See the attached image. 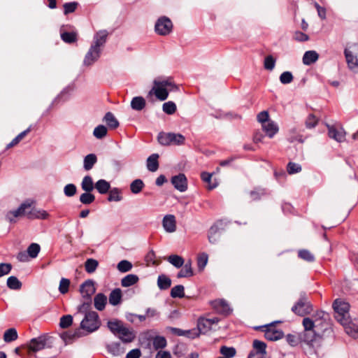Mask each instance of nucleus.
<instances>
[{
    "mask_svg": "<svg viewBox=\"0 0 358 358\" xmlns=\"http://www.w3.org/2000/svg\"><path fill=\"white\" fill-rule=\"evenodd\" d=\"M348 302L337 299V322L343 326L345 333L352 338H358V325L350 316Z\"/></svg>",
    "mask_w": 358,
    "mask_h": 358,
    "instance_id": "nucleus-1",
    "label": "nucleus"
},
{
    "mask_svg": "<svg viewBox=\"0 0 358 358\" xmlns=\"http://www.w3.org/2000/svg\"><path fill=\"white\" fill-rule=\"evenodd\" d=\"M107 327L110 332L120 339L124 343H131L136 338V334L132 329L126 327L122 321L118 319L109 320Z\"/></svg>",
    "mask_w": 358,
    "mask_h": 358,
    "instance_id": "nucleus-2",
    "label": "nucleus"
},
{
    "mask_svg": "<svg viewBox=\"0 0 358 358\" xmlns=\"http://www.w3.org/2000/svg\"><path fill=\"white\" fill-rule=\"evenodd\" d=\"M154 86L149 92V95L155 94V96L160 101L166 100L169 96V90L166 87H170V90H178L177 85L172 81V78L169 77L164 80H155Z\"/></svg>",
    "mask_w": 358,
    "mask_h": 358,
    "instance_id": "nucleus-3",
    "label": "nucleus"
},
{
    "mask_svg": "<svg viewBox=\"0 0 358 358\" xmlns=\"http://www.w3.org/2000/svg\"><path fill=\"white\" fill-rule=\"evenodd\" d=\"M292 311L296 315L303 317L310 314L313 310V305L308 300L306 293H301L298 301L292 307Z\"/></svg>",
    "mask_w": 358,
    "mask_h": 358,
    "instance_id": "nucleus-4",
    "label": "nucleus"
},
{
    "mask_svg": "<svg viewBox=\"0 0 358 358\" xmlns=\"http://www.w3.org/2000/svg\"><path fill=\"white\" fill-rule=\"evenodd\" d=\"M101 325L99 315L95 311L86 313L83 320L80 322V328L86 331L87 334L96 331Z\"/></svg>",
    "mask_w": 358,
    "mask_h": 358,
    "instance_id": "nucleus-5",
    "label": "nucleus"
},
{
    "mask_svg": "<svg viewBox=\"0 0 358 358\" xmlns=\"http://www.w3.org/2000/svg\"><path fill=\"white\" fill-rule=\"evenodd\" d=\"M348 68L358 73V43L348 44L344 51Z\"/></svg>",
    "mask_w": 358,
    "mask_h": 358,
    "instance_id": "nucleus-6",
    "label": "nucleus"
},
{
    "mask_svg": "<svg viewBox=\"0 0 358 358\" xmlns=\"http://www.w3.org/2000/svg\"><path fill=\"white\" fill-rule=\"evenodd\" d=\"M280 321L273 322L268 324L259 326L255 329H259L264 331V337L270 341H275L284 337V332L281 329L275 328V324L280 323Z\"/></svg>",
    "mask_w": 358,
    "mask_h": 358,
    "instance_id": "nucleus-7",
    "label": "nucleus"
},
{
    "mask_svg": "<svg viewBox=\"0 0 358 358\" xmlns=\"http://www.w3.org/2000/svg\"><path fill=\"white\" fill-rule=\"evenodd\" d=\"M51 339L52 337L47 334H43L38 336L37 338H34L30 341L29 349L31 351L36 352L45 348H51Z\"/></svg>",
    "mask_w": 358,
    "mask_h": 358,
    "instance_id": "nucleus-8",
    "label": "nucleus"
},
{
    "mask_svg": "<svg viewBox=\"0 0 358 358\" xmlns=\"http://www.w3.org/2000/svg\"><path fill=\"white\" fill-rule=\"evenodd\" d=\"M155 30L158 35L167 36L173 30V23L168 17L162 16L157 20Z\"/></svg>",
    "mask_w": 358,
    "mask_h": 358,
    "instance_id": "nucleus-9",
    "label": "nucleus"
},
{
    "mask_svg": "<svg viewBox=\"0 0 358 358\" xmlns=\"http://www.w3.org/2000/svg\"><path fill=\"white\" fill-rule=\"evenodd\" d=\"M34 201L31 200H26L20 204V206L15 210H10L7 213L6 217L10 223L15 222V218L20 216H27V209L30 208L33 205Z\"/></svg>",
    "mask_w": 358,
    "mask_h": 358,
    "instance_id": "nucleus-10",
    "label": "nucleus"
},
{
    "mask_svg": "<svg viewBox=\"0 0 358 358\" xmlns=\"http://www.w3.org/2000/svg\"><path fill=\"white\" fill-rule=\"evenodd\" d=\"M228 223H229V222L227 221L225 219H220L213 224L208 231V239L210 243L215 244L217 243V238L215 235L224 231Z\"/></svg>",
    "mask_w": 358,
    "mask_h": 358,
    "instance_id": "nucleus-11",
    "label": "nucleus"
},
{
    "mask_svg": "<svg viewBox=\"0 0 358 358\" xmlns=\"http://www.w3.org/2000/svg\"><path fill=\"white\" fill-rule=\"evenodd\" d=\"M315 317L316 329L322 332H325L332 326L330 315L324 311H318L314 316Z\"/></svg>",
    "mask_w": 358,
    "mask_h": 358,
    "instance_id": "nucleus-12",
    "label": "nucleus"
},
{
    "mask_svg": "<svg viewBox=\"0 0 358 358\" xmlns=\"http://www.w3.org/2000/svg\"><path fill=\"white\" fill-rule=\"evenodd\" d=\"M210 304L216 313L223 316H228L232 313V309L224 299L214 300Z\"/></svg>",
    "mask_w": 358,
    "mask_h": 358,
    "instance_id": "nucleus-13",
    "label": "nucleus"
},
{
    "mask_svg": "<svg viewBox=\"0 0 358 358\" xmlns=\"http://www.w3.org/2000/svg\"><path fill=\"white\" fill-rule=\"evenodd\" d=\"M80 292L83 299H92L95 293L94 282L92 280H85L80 287Z\"/></svg>",
    "mask_w": 358,
    "mask_h": 358,
    "instance_id": "nucleus-14",
    "label": "nucleus"
},
{
    "mask_svg": "<svg viewBox=\"0 0 358 358\" xmlns=\"http://www.w3.org/2000/svg\"><path fill=\"white\" fill-rule=\"evenodd\" d=\"M301 342L310 347H313L314 343L320 338V334L316 331H303L300 333Z\"/></svg>",
    "mask_w": 358,
    "mask_h": 358,
    "instance_id": "nucleus-15",
    "label": "nucleus"
},
{
    "mask_svg": "<svg viewBox=\"0 0 358 358\" xmlns=\"http://www.w3.org/2000/svg\"><path fill=\"white\" fill-rule=\"evenodd\" d=\"M83 329L80 327L76 329L74 331H68L61 334V338L66 344L72 343L76 339L85 336Z\"/></svg>",
    "mask_w": 358,
    "mask_h": 358,
    "instance_id": "nucleus-16",
    "label": "nucleus"
},
{
    "mask_svg": "<svg viewBox=\"0 0 358 358\" xmlns=\"http://www.w3.org/2000/svg\"><path fill=\"white\" fill-rule=\"evenodd\" d=\"M171 183L177 190L181 192H185L187 189V180L184 173L173 176Z\"/></svg>",
    "mask_w": 358,
    "mask_h": 358,
    "instance_id": "nucleus-17",
    "label": "nucleus"
},
{
    "mask_svg": "<svg viewBox=\"0 0 358 358\" xmlns=\"http://www.w3.org/2000/svg\"><path fill=\"white\" fill-rule=\"evenodd\" d=\"M101 49L91 45L84 59V64L90 66L100 57Z\"/></svg>",
    "mask_w": 358,
    "mask_h": 358,
    "instance_id": "nucleus-18",
    "label": "nucleus"
},
{
    "mask_svg": "<svg viewBox=\"0 0 358 358\" xmlns=\"http://www.w3.org/2000/svg\"><path fill=\"white\" fill-rule=\"evenodd\" d=\"M108 36V32L106 29H102L96 32L94 36L93 43L92 45L96 48H100V47L104 45L106 43Z\"/></svg>",
    "mask_w": 358,
    "mask_h": 358,
    "instance_id": "nucleus-19",
    "label": "nucleus"
},
{
    "mask_svg": "<svg viewBox=\"0 0 358 358\" xmlns=\"http://www.w3.org/2000/svg\"><path fill=\"white\" fill-rule=\"evenodd\" d=\"M162 225L166 232L172 233L176 230V220L173 215H166L162 220Z\"/></svg>",
    "mask_w": 358,
    "mask_h": 358,
    "instance_id": "nucleus-20",
    "label": "nucleus"
},
{
    "mask_svg": "<svg viewBox=\"0 0 358 358\" xmlns=\"http://www.w3.org/2000/svg\"><path fill=\"white\" fill-rule=\"evenodd\" d=\"M27 217L29 220H47L49 217V214L45 210H38L32 208L29 211H27Z\"/></svg>",
    "mask_w": 358,
    "mask_h": 358,
    "instance_id": "nucleus-21",
    "label": "nucleus"
},
{
    "mask_svg": "<svg viewBox=\"0 0 358 358\" xmlns=\"http://www.w3.org/2000/svg\"><path fill=\"white\" fill-rule=\"evenodd\" d=\"M103 121L105 122L107 127L112 130L116 129L120 126L118 120L111 112H107L105 114Z\"/></svg>",
    "mask_w": 358,
    "mask_h": 358,
    "instance_id": "nucleus-22",
    "label": "nucleus"
},
{
    "mask_svg": "<svg viewBox=\"0 0 358 358\" xmlns=\"http://www.w3.org/2000/svg\"><path fill=\"white\" fill-rule=\"evenodd\" d=\"M319 54L315 50H308L303 56V63L305 65L309 66L317 61Z\"/></svg>",
    "mask_w": 358,
    "mask_h": 358,
    "instance_id": "nucleus-23",
    "label": "nucleus"
},
{
    "mask_svg": "<svg viewBox=\"0 0 358 358\" xmlns=\"http://www.w3.org/2000/svg\"><path fill=\"white\" fill-rule=\"evenodd\" d=\"M210 321L208 318L201 317L197 320V331L200 334H205L211 329Z\"/></svg>",
    "mask_w": 358,
    "mask_h": 358,
    "instance_id": "nucleus-24",
    "label": "nucleus"
},
{
    "mask_svg": "<svg viewBox=\"0 0 358 358\" xmlns=\"http://www.w3.org/2000/svg\"><path fill=\"white\" fill-rule=\"evenodd\" d=\"M60 37L64 43L71 44L78 41V33L76 31H62L61 29Z\"/></svg>",
    "mask_w": 358,
    "mask_h": 358,
    "instance_id": "nucleus-25",
    "label": "nucleus"
},
{
    "mask_svg": "<svg viewBox=\"0 0 358 358\" xmlns=\"http://www.w3.org/2000/svg\"><path fill=\"white\" fill-rule=\"evenodd\" d=\"M95 189L101 194L108 193L110 190V184L109 182L104 179H100L94 184Z\"/></svg>",
    "mask_w": 358,
    "mask_h": 358,
    "instance_id": "nucleus-26",
    "label": "nucleus"
},
{
    "mask_svg": "<svg viewBox=\"0 0 358 358\" xmlns=\"http://www.w3.org/2000/svg\"><path fill=\"white\" fill-rule=\"evenodd\" d=\"M107 303V297L103 293L97 294L94 299V307L96 310L101 311L103 310Z\"/></svg>",
    "mask_w": 358,
    "mask_h": 358,
    "instance_id": "nucleus-27",
    "label": "nucleus"
},
{
    "mask_svg": "<svg viewBox=\"0 0 358 358\" xmlns=\"http://www.w3.org/2000/svg\"><path fill=\"white\" fill-rule=\"evenodd\" d=\"M159 155L157 153L152 154L147 159V169L151 171L155 172L159 168Z\"/></svg>",
    "mask_w": 358,
    "mask_h": 358,
    "instance_id": "nucleus-28",
    "label": "nucleus"
},
{
    "mask_svg": "<svg viewBox=\"0 0 358 358\" xmlns=\"http://www.w3.org/2000/svg\"><path fill=\"white\" fill-rule=\"evenodd\" d=\"M122 291L120 288H115L109 294V303L113 306H117L122 301Z\"/></svg>",
    "mask_w": 358,
    "mask_h": 358,
    "instance_id": "nucleus-29",
    "label": "nucleus"
},
{
    "mask_svg": "<svg viewBox=\"0 0 358 358\" xmlns=\"http://www.w3.org/2000/svg\"><path fill=\"white\" fill-rule=\"evenodd\" d=\"M262 127L269 138H273L278 131V125L273 121H268L263 124Z\"/></svg>",
    "mask_w": 358,
    "mask_h": 358,
    "instance_id": "nucleus-30",
    "label": "nucleus"
},
{
    "mask_svg": "<svg viewBox=\"0 0 358 358\" xmlns=\"http://www.w3.org/2000/svg\"><path fill=\"white\" fill-rule=\"evenodd\" d=\"M106 349L110 354L114 356H119L124 352V349L121 347L119 342H113L107 345Z\"/></svg>",
    "mask_w": 358,
    "mask_h": 358,
    "instance_id": "nucleus-31",
    "label": "nucleus"
},
{
    "mask_svg": "<svg viewBox=\"0 0 358 358\" xmlns=\"http://www.w3.org/2000/svg\"><path fill=\"white\" fill-rule=\"evenodd\" d=\"M194 275V272L192 268V262L189 260L187 262L182 268L178 273L177 278H188Z\"/></svg>",
    "mask_w": 358,
    "mask_h": 358,
    "instance_id": "nucleus-32",
    "label": "nucleus"
},
{
    "mask_svg": "<svg viewBox=\"0 0 358 358\" xmlns=\"http://www.w3.org/2000/svg\"><path fill=\"white\" fill-rule=\"evenodd\" d=\"M97 162V157L95 154H89L84 157L83 168L85 171L91 170Z\"/></svg>",
    "mask_w": 358,
    "mask_h": 358,
    "instance_id": "nucleus-33",
    "label": "nucleus"
},
{
    "mask_svg": "<svg viewBox=\"0 0 358 358\" xmlns=\"http://www.w3.org/2000/svg\"><path fill=\"white\" fill-rule=\"evenodd\" d=\"M145 100L142 96H135L131 101V107L132 109L140 111L145 106Z\"/></svg>",
    "mask_w": 358,
    "mask_h": 358,
    "instance_id": "nucleus-34",
    "label": "nucleus"
},
{
    "mask_svg": "<svg viewBox=\"0 0 358 358\" xmlns=\"http://www.w3.org/2000/svg\"><path fill=\"white\" fill-rule=\"evenodd\" d=\"M139 278L135 274H129L124 277L121 280V285L124 287H128L137 283Z\"/></svg>",
    "mask_w": 358,
    "mask_h": 358,
    "instance_id": "nucleus-35",
    "label": "nucleus"
},
{
    "mask_svg": "<svg viewBox=\"0 0 358 358\" xmlns=\"http://www.w3.org/2000/svg\"><path fill=\"white\" fill-rule=\"evenodd\" d=\"M123 199L122 196V190L117 187H113L108 192L107 200L111 201H120Z\"/></svg>",
    "mask_w": 358,
    "mask_h": 358,
    "instance_id": "nucleus-36",
    "label": "nucleus"
},
{
    "mask_svg": "<svg viewBox=\"0 0 358 358\" xmlns=\"http://www.w3.org/2000/svg\"><path fill=\"white\" fill-rule=\"evenodd\" d=\"M7 287L13 290H19L22 288V282L15 276H10L6 281Z\"/></svg>",
    "mask_w": 358,
    "mask_h": 358,
    "instance_id": "nucleus-37",
    "label": "nucleus"
},
{
    "mask_svg": "<svg viewBox=\"0 0 358 358\" xmlns=\"http://www.w3.org/2000/svg\"><path fill=\"white\" fill-rule=\"evenodd\" d=\"M82 189L85 192H92L95 188L92 178L90 176H86L83 178L81 182Z\"/></svg>",
    "mask_w": 358,
    "mask_h": 358,
    "instance_id": "nucleus-38",
    "label": "nucleus"
},
{
    "mask_svg": "<svg viewBox=\"0 0 358 358\" xmlns=\"http://www.w3.org/2000/svg\"><path fill=\"white\" fill-rule=\"evenodd\" d=\"M157 285L161 290H166L171 285V280L165 275H160L157 279Z\"/></svg>",
    "mask_w": 358,
    "mask_h": 358,
    "instance_id": "nucleus-39",
    "label": "nucleus"
},
{
    "mask_svg": "<svg viewBox=\"0 0 358 358\" xmlns=\"http://www.w3.org/2000/svg\"><path fill=\"white\" fill-rule=\"evenodd\" d=\"M171 132L165 133L164 131H161L159 133L157 136V140L160 145L168 146L171 145Z\"/></svg>",
    "mask_w": 358,
    "mask_h": 358,
    "instance_id": "nucleus-40",
    "label": "nucleus"
},
{
    "mask_svg": "<svg viewBox=\"0 0 358 358\" xmlns=\"http://www.w3.org/2000/svg\"><path fill=\"white\" fill-rule=\"evenodd\" d=\"M18 338L17 330L15 328L7 329L3 334V340L6 343H10Z\"/></svg>",
    "mask_w": 358,
    "mask_h": 358,
    "instance_id": "nucleus-41",
    "label": "nucleus"
},
{
    "mask_svg": "<svg viewBox=\"0 0 358 358\" xmlns=\"http://www.w3.org/2000/svg\"><path fill=\"white\" fill-rule=\"evenodd\" d=\"M285 338L287 343L292 347H296L302 343L300 333L296 334H288Z\"/></svg>",
    "mask_w": 358,
    "mask_h": 358,
    "instance_id": "nucleus-42",
    "label": "nucleus"
},
{
    "mask_svg": "<svg viewBox=\"0 0 358 358\" xmlns=\"http://www.w3.org/2000/svg\"><path fill=\"white\" fill-rule=\"evenodd\" d=\"M252 347L254 350H256L255 352L257 353V355L260 354L264 355L266 353V344L263 341L257 339L254 340Z\"/></svg>",
    "mask_w": 358,
    "mask_h": 358,
    "instance_id": "nucleus-43",
    "label": "nucleus"
},
{
    "mask_svg": "<svg viewBox=\"0 0 358 358\" xmlns=\"http://www.w3.org/2000/svg\"><path fill=\"white\" fill-rule=\"evenodd\" d=\"M144 186L145 184L141 179H136L130 184V190L133 194H137L142 191Z\"/></svg>",
    "mask_w": 358,
    "mask_h": 358,
    "instance_id": "nucleus-44",
    "label": "nucleus"
},
{
    "mask_svg": "<svg viewBox=\"0 0 358 358\" xmlns=\"http://www.w3.org/2000/svg\"><path fill=\"white\" fill-rule=\"evenodd\" d=\"M99 266V262L96 259L89 258L85 262V269L87 273H94Z\"/></svg>",
    "mask_w": 358,
    "mask_h": 358,
    "instance_id": "nucleus-45",
    "label": "nucleus"
},
{
    "mask_svg": "<svg viewBox=\"0 0 358 358\" xmlns=\"http://www.w3.org/2000/svg\"><path fill=\"white\" fill-rule=\"evenodd\" d=\"M152 345L155 350L163 349L167 345L166 339L162 336H156L152 339Z\"/></svg>",
    "mask_w": 358,
    "mask_h": 358,
    "instance_id": "nucleus-46",
    "label": "nucleus"
},
{
    "mask_svg": "<svg viewBox=\"0 0 358 358\" xmlns=\"http://www.w3.org/2000/svg\"><path fill=\"white\" fill-rule=\"evenodd\" d=\"M168 262L175 267L179 268L184 265V259L178 255H171L167 259Z\"/></svg>",
    "mask_w": 358,
    "mask_h": 358,
    "instance_id": "nucleus-47",
    "label": "nucleus"
},
{
    "mask_svg": "<svg viewBox=\"0 0 358 358\" xmlns=\"http://www.w3.org/2000/svg\"><path fill=\"white\" fill-rule=\"evenodd\" d=\"M78 6H79V3L77 1H71V2L64 3L63 4L64 15H68L69 14L75 12Z\"/></svg>",
    "mask_w": 358,
    "mask_h": 358,
    "instance_id": "nucleus-48",
    "label": "nucleus"
},
{
    "mask_svg": "<svg viewBox=\"0 0 358 358\" xmlns=\"http://www.w3.org/2000/svg\"><path fill=\"white\" fill-rule=\"evenodd\" d=\"M185 287L182 285H178L173 287L171 290L170 295L172 298H183L185 296Z\"/></svg>",
    "mask_w": 358,
    "mask_h": 358,
    "instance_id": "nucleus-49",
    "label": "nucleus"
},
{
    "mask_svg": "<svg viewBox=\"0 0 358 358\" xmlns=\"http://www.w3.org/2000/svg\"><path fill=\"white\" fill-rule=\"evenodd\" d=\"M298 257L308 262H313L315 260L314 255L306 249L299 250L298 251Z\"/></svg>",
    "mask_w": 358,
    "mask_h": 358,
    "instance_id": "nucleus-50",
    "label": "nucleus"
},
{
    "mask_svg": "<svg viewBox=\"0 0 358 358\" xmlns=\"http://www.w3.org/2000/svg\"><path fill=\"white\" fill-rule=\"evenodd\" d=\"M41 247L38 243H32L27 248V252L31 258H36L40 252Z\"/></svg>",
    "mask_w": 358,
    "mask_h": 358,
    "instance_id": "nucleus-51",
    "label": "nucleus"
},
{
    "mask_svg": "<svg viewBox=\"0 0 358 358\" xmlns=\"http://www.w3.org/2000/svg\"><path fill=\"white\" fill-rule=\"evenodd\" d=\"M107 128L103 124L96 127L93 131V135L98 139H102L107 135Z\"/></svg>",
    "mask_w": 358,
    "mask_h": 358,
    "instance_id": "nucleus-52",
    "label": "nucleus"
},
{
    "mask_svg": "<svg viewBox=\"0 0 358 358\" xmlns=\"http://www.w3.org/2000/svg\"><path fill=\"white\" fill-rule=\"evenodd\" d=\"M80 203L85 205H90L95 201V196L91 192H85L80 196Z\"/></svg>",
    "mask_w": 358,
    "mask_h": 358,
    "instance_id": "nucleus-53",
    "label": "nucleus"
},
{
    "mask_svg": "<svg viewBox=\"0 0 358 358\" xmlns=\"http://www.w3.org/2000/svg\"><path fill=\"white\" fill-rule=\"evenodd\" d=\"M72 88L69 86L65 87L55 98L54 102L65 101L69 99Z\"/></svg>",
    "mask_w": 358,
    "mask_h": 358,
    "instance_id": "nucleus-54",
    "label": "nucleus"
},
{
    "mask_svg": "<svg viewBox=\"0 0 358 358\" xmlns=\"http://www.w3.org/2000/svg\"><path fill=\"white\" fill-rule=\"evenodd\" d=\"M212 176H213L212 173H210L206 172V171H203V172H202L201 173V180L203 182H207L208 184V189H213L215 188L217 186V182L211 183Z\"/></svg>",
    "mask_w": 358,
    "mask_h": 358,
    "instance_id": "nucleus-55",
    "label": "nucleus"
},
{
    "mask_svg": "<svg viewBox=\"0 0 358 358\" xmlns=\"http://www.w3.org/2000/svg\"><path fill=\"white\" fill-rule=\"evenodd\" d=\"M162 110L167 115H173L176 113L177 107L174 102L169 101L163 104Z\"/></svg>",
    "mask_w": 358,
    "mask_h": 358,
    "instance_id": "nucleus-56",
    "label": "nucleus"
},
{
    "mask_svg": "<svg viewBox=\"0 0 358 358\" xmlns=\"http://www.w3.org/2000/svg\"><path fill=\"white\" fill-rule=\"evenodd\" d=\"M92 306V299H84V301L78 306V311L81 313H84L85 315L86 313L91 312L90 310Z\"/></svg>",
    "mask_w": 358,
    "mask_h": 358,
    "instance_id": "nucleus-57",
    "label": "nucleus"
},
{
    "mask_svg": "<svg viewBox=\"0 0 358 358\" xmlns=\"http://www.w3.org/2000/svg\"><path fill=\"white\" fill-rule=\"evenodd\" d=\"M236 352V349L233 347L223 345L220 348V353L224 356V358L233 357L235 356Z\"/></svg>",
    "mask_w": 358,
    "mask_h": 358,
    "instance_id": "nucleus-58",
    "label": "nucleus"
},
{
    "mask_svg": "<svg viewBox=\"0 0 358 358\" xmlns=\"http://www.w3.org/2000/svg\"><path fill=\"white\" fill-rule=\"evenodd\" d=\"M171 145H181L185 144V138L181 134L171 133Z\"/></svg>",
    "mask_w": 358,
    "mask_h": 358,
    "instance_id": "nucleus-59",
    "label": "nucleus"
},
{
    "mask_svg": "<svg viewBox=\"0 0 358 358\" xmlns=\"http://www.w3.org/2000/svg\"><path fill=\"white\" fill-rule=\"evenodd\" d=\"M303 326L304 327L303 331H315L316 322L315 320H313L310 317H305L303 320Z\"/></svg>",
    "mask_w": 358,
    "mask_h": 358,
    "instance_id": "nucleus-60",
    "label": "nucleus"
},
{
    "mask_svg": "<svg viewBox=\"0 0 358 358\" xmlns=\"http://www.w3.org/2000/svg\"><path fill=\"white\" fill-rule=\"evenodd\" d=\"M117 268L121 273H126L132 268V264L128 260H122L117 264Z\"/></svg>",
    "mask_w": 358,
    "mask_h": 358,
    "instance_id": "nucleus-61",
    "label": "nucleus"
},
{
    "mask_svg": "<svg viewBox=\"0 0 358 358\" xmlns=\"http://www.w3.org/2000/svg\"><path fill=\"white\" fill-rule=\"evenodd\" d=\"M73 323V317L71 315H63L60 318L59 327L62 329L69 328Z\"/></svg>",
    "mask_w": 358,
    "mask_h": 358,
    "instance_id": "nucleus-62",
    "label": "nucleus"
},
{
    "mask_svg": "<svg viewBox=\"0 0 358 358\" xmlns=\"http://www.w3.org/2000/svg\"><path fill=\"white\" fill-rule=\"evenodd\" d=\"M294 80L292 73L290 71H284L280 76V81L283 85L291 83Z\"/></svg>",
    "mask_w": 358,
    "mask_h": 358,
    "instance_id": "nucleus-63",
    "label": "nucleus"
},
{
    "mask_svg": "<svg viewBox=\"0 0 358 358\" xmlns=\"http://www.w3.org/2000/svg\"><path fill=\"white\" fill-rule=\"evenodd\" d=\"M70 283L71 282L69 279L62 278L59 282V292L62 294H66L69 292Z\"/></svg>",
    "mask_w": 358,
    "mask_h": 358,
    "instance_id": "nucleus-64",
    "label": "nucleus"
}]
</instances>
